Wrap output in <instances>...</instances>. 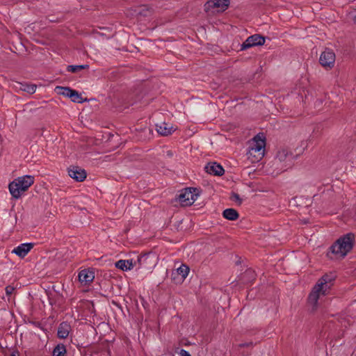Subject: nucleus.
I'll return each mask as SVG.
<instances>
[{
	"mask_svg": "<svg viewBox=\"0 0 356 356\" xmlns=\"http://www.w3.org/2000/svg\"><path fill=\"white\" fill-rule=\"evenodd\" d=\"M70 328V324L67 322H62L60 323L57 332L58 338L66 339L69 335Z\"/></svg>",
	"mask_w": 356,
	"mask_h": 356,
	"instance_id": "16",
	"label": "nucleus"
},
{
	"mask_svg": "<svg viewBox=\"0 0 356 356\" xmlns=\"http://www.w3.org/2000/svg\"><path fill=\"white\" fill-rule=\"evenodd\" d=\"M252 345V343L250 342V343H241L239 345L240 347H248V346H250Z\"/></svg>",
	"mask_w": 356,
	"mask_h": 356,
	"instance_id": "28",
	"label": "nucleus"
},
{
	"mask_svg": "<svg viewBox=\"0 0 356 356\" xmlns=\"http://www.w3.org/2000/svg\"><path fill=\"white\" fill-rule=\"evenodd\" d=\"M319 62L325 67H332L335 62L334 53L329 49L324 51L320 56Z\"/></svg>",
	"mask_w": 356,
	"mask_h": 356,
	"instance_id": "9",
	"label": "nucleus"
},
{
	"mask_svg": "<svg viewBox=\"0 0 356 356\" xmlns=\"http://www.w3.org/2000/svg\"><path fill=\"white\" fill-rule=\"evenodd\" d=\"M230 198L232 201L236 202L238 204H241L242 203L241 198L240 197L239 195L236 193H232Z\"/></svg>",
	"mask_w": 356,
	"mask_h": 356,
	"instance_id": "24",
	"label": "nucleus"
},
{
	"mask_svg": "<svg viewBox=\"0 0 356 356\" xmlns=\"http://www.w3.org/2000/svg\"><path fill=\"white\" fill-rule=\"evenodd\" d=\"M94 279L95 273L92 269H83L79 273V280L84 285L90 284Z\"/></svg>",
	"mask_w": 356,
	"mask_h": 356,
	"instance_id": "12",
	"label": "nucleus"
},
{
	"mask_svg": "<svg viewBox=\"0 0 356 356\" xmlns=\"http://www.w3.org/2000/svg\"><path fill=\"white\" fill-rule=\"evenodd\" d=\"M69 176L76 181H83L86 178V172L79 166H71L68 169Z\"/></svg>",
	"mask_w": 356,
	"mask_h": 356,
	"instance_id": "10",
	"label": "nucleus"
},
{
	"mask_svg": "<svg viewBox=\"0 0 356 356\" xmlns=\"http://www.w3.org/2000/svg\"><path fill=\"white\" fill-rule=\"evenodd\" d=\"M22 90L28 93L33 94L36 90V86L33 84H27L24 86Z\"/></svg>",
	"mask_w": 356,
	"mask_h": 356,
	"instance_id": "23",
	"label": "nucleus"
},
{
	"mask_svg": "<svg viewBox=\"0 0 356 356\" xmlns=\"http://www.w3.org/2000/svg\"><path fill=\"white\" fill-rule=\"evenodd\" d=\"M156 131L162 136H168L172 134L176 129L172 124L166 122H161L156 124Z\"/></svg>",
	"mask_w": 356,
	"mask_h": 356,
	"instance_id": "14",
	"label": "nucleus"
},
{
	"mask_svg": "<svg viewBox=\"0 0 356 356\" xmlns=\"http://www.w3.org/2000/svg\"><path fill=\"white\" fill-rule=\"evenodd\" d=\"M72 102L76 103H83L84 102V99L81 97L80 94L76 90H72V92L70 97Z\"/></svg>",
	"mask_w": 356,
	"mask_h": 356,
	"instance_id": "22",
	"label": "nucleus"
},
{
	"mask_svg": "<svg viewBox=\"0 0 356 356\" xmlns=\"http://www.w3.org/2000/svg\"><path fill=\"white\" fill-rule=\"evenodd\" d=\"M334 277L331 275H324L322 276L314 286L312 292L309 295L308 302L312 305V309L317 307L318 300L321 296H325L330 289L332 285V281Z\"/></svg>",
	"mask_w": 356,
	"mask_h": 356,
	"instance_id": "1",
	"label": "nucleus"
},
{
	"mask_svg": "<svg viewBox=\"0 0 356 356\" xmlns=\"http://www.w3.org/2000/svg\"><path fill=\"white\" fill-rule=\"evenodd\" d=\"M147 259V256H143V257H140L138 259V262H139L140 264H141L142 262L145 261Z\"/></svg>",
	"mask_w": 356,
	"mask_h": 356,
	"instance_id": "27",
	"label": "nucleus"
},
{
	"mask_svg": "<svg viewBox=\"0 0 356 356\" xmlns=\"http://www.w3.org/2000/svg\"><path fill=\"white\" fill-rule=\"evenodd\" d=\"M179 356H191V354L184 349H181L179 353Z\"/></svg>",
	"mask_w": 356,
	"mask_h": 356,
	"instance_id": "26",
	"label": "nucleus"
},
{
	"mask_svg": "<svg viewBox=\"0 0 356 356\" xmlns=\"http://www.w3.org/2000/svg\"><path fill=\"white\" fill-rule=\"evenodd\" d=\"M246 273L247 274H250V273H252V272L251 271H247Z\"/></svg>",
	"mask_w": 356,
	"mask_h": 356,
	"instance_id": "30",
	"label": "nucleus"
},
{
	"mask_svg": "<svg viewBox=\"0 0 356 356\" xmlns=\"http://www.w3.org/2000/svg\"><path fill=\"white\" fill-rule=\"evenodd\" d=\"M230 3V0H209L204 4L206 12L211 11V9L216 8L217 11H225L227 9Z\"/></svg>",
	"mask_w": 356,
	"mask_h": 356,
	"instance_id": "7",
	"label": "nucleus"
},
{
	"mask_svg": "<svg viewBox=\"0 0 356 356\" xmlns=\"http://www.w3.org/2000/svg\"><path fill=\"white\" fill-rule=\"evenodd\" d=\"M33 243H24L17 246L12 250V253L15 254L21 258H24L29 252L33 248Z\"/></svg>",
	"mask_w": 356,
	"mask_h": 356,
	"instance_id": "13",
	"label": "nucleus"
},
{
	"mask_svg": "<svg viewBox=\"0 0 356 356\" xmlns=\"http://www.w3.org/2000/svg\"><path fill=\"white\" fill-rule=\"evenodd\" d=\"M266 142L264 139L254 138V142L250 145L247 152L248 159L251 163L259 162L264 156Z\"/></svg>",
	"mask_w": 356,
	"mask_h": 356,
	"instance_id": "4",
	"label": "nucleus"
},
{
	"mask_svg": "<svg viewBox=\"0 0 356 356\" xmlns=\"http://www.w3.org/2000/svg\"><path fill=\"white\" fill-rule=\"evenodd\" d=\"M265 43V38L259 34L249 36L241 44V49L245 50L254 46L263 45Z\"/></svg>",
	"mask_w": 356,
	"mask_h": 356,
	"instance_id": "8",
	"label": "nucleus"
},
{
	"mask_svg": "<svg viewBox=\"0 0 356 356\" xmlns=\"http://www.w3.org/2000/svg\"><path fill=\"white\" fill-rule=\"evenodd\" d=\"M55 90L58 95H63L66 97H70L72 92V89L70 88L63 86H56Z\"/></svg>",
	"mask_w": 356,
	"mask_h": 356,
	"instance_id": "20",
	"label": "nucleus"
},
{
	"mask_svg": "<svg viewBox=\"0 0 356 356\" xmlns=\"http://www.w3.org/2000/svg\"><path fill=\"white\" fill-rule=\"evenodd\" d=\"M89 67L88 65H67V71L72 73H76L82 70Z\"/></svg>",
	"mask_w": 356,
	"mask_h": 356,
	"instance_id": "21",
	"label": "nucleus"
},
{
	"mask_svg": "<svg viewBox=\"0 0 356 356\" xmlns=\"http://www.w3.org/2000/svg\"><path fill=\"white\" fill-rule=\"evenodd\" d=\"M198 196L196 188H186L182 190L177 197L178 201L182 206H191L197 200Z\"/></svg>",
	"mask_w": 356,
	"mask_h": 356,
	"instance_id": "6",
	"label": "nucleus"
},
{
	"mask_svg": "<svg viewBox=\"0 0 356 356\" xmlns=\"http://www.w3.org/2000/svg\"><path fill=\"white\" fill-rule=\"evenodd\" d=\"M9 356H19V353L17 350L13 351Z\"/></svg>",
	"mask_w": 356,
	"mask_h": 356,
	"instance_id": "29",
	"label": "nucleus"
},
{
	"mask_svg": "<svg viewBox=\"0 0 356 356\" xmlns=\"http://www.w3.org/2000/svg\"><path fill=\"white\" fill-rule=\"evenodd\" d=\"M67 350L64 344L58 343L53 350L52 356H65Z\"/></svg>",
	"mask_w": 356,
	"mask_h": 356,
	"instance_id": "19",
	"label": "nucleus"
},
{
	"mask_svg": "<svg viewBox=\"0 0 356 356\" xmlns=\"http://www.w3.org/2000/svg\"><path fill=\"white\" fill-rule=\"evenodd\" d=\"M190 271L189 267L186 264H181L179 268H177L176 272L172 273V278L176 279L175 274L180 276L179 281L182 282L187 277Z\"/></svg>",
	"mask_w": 356,
	"mask_h": 356,
	"instance_id": "15",
	"label": "nucleus"
},
{
	"mask_svg": "<svg viewBox=\"0 0 356 356\" xmlns=\"http://www.w3.org/2000/svg\"><path fill=\"white\" fill-rule=\"evenodd\" d=\"M204 169L207 173L215 176H221L225 172L222 166L216 162L208 163Z\"/></svg>",
	"mask_w": 356,
	"mask_h": 356,
	"instance_id": "11",
	"label": "nucleus"
},
{
	"mask_svg": "<svg viewBox=\"0 0 356 356\" xmlns=\"http://www.w3.org/2000/svg\"><path fill=\"white\" fill-rule=\"evenodd\" d=\"M222 216L229 220H236L238 218L239 214L234 209H226L222 212Z\"/></svg>",
	"mask_w": 356,
	"mask_h": 356,
	"instance_id": "18",
	"label": "nucleus"
},
{
	"mask_svg": "<svg viewBox=\"0 0 356 356\" xmlns=\"http://www.w3.org/2000/svg\"><path fill=\"white\" fill-rule=\"evenodd\" d=\"M296 159V155H294L289 149L283 148L277 152L275 162L280 170L284 171L293 165Z\"/></svg>",
	"mask_w": 356,
	"mask_h": 356,
	"instance_id": "5",
	"label": "nucleus"
},
{
	"mask_svg": "<svg viewBox=\"0 0 356 356\" xmlns=\"http://www.w3.org/2000/svg\"><path fill=\"white\" fill-rule=\"evenodd\" d=\"M355 22L356 23V15H355Z\"/></svg>",
	"mask_w": 356,
	"mask_h": 356,
	"instance_id": "31",
	"label": "nucleus"
},
{
	"mask_svg": "<svg viewBox=\"0 0 356 356\" xmlns=\"http://www.w3.org/2000/svg\"><path fill=\"white\" fill-rule=\"evenodd\" d=\"M355 243V235L348 233L338 238L330 247L331 252L337 257L343 258L351 251Z\"/></svg>",
	"mask_w": 356,
	"mask_h": 356,
	"instance_id": "2",
	"label": "nucleus"
},
{
	"mask_svg": "<svg viewBox=\"0 0 356 356\" xmlns=\"http://www.w3.org/2000/svg\"><path fill=\"white\" fill-rule=\"evenodd\" d=\"M115 267L123 271H127L133 269L134 265L132 259H120L115 263Z\"/></svg>",
	"mask_w": 356,
	"mask_h": 356,
	"instance_id": "17",
	"label": "nucleus"
},
{
	"mask_svg": "<svg viewBox=\"0 0 356 356\" xmlns=\"http://www.w3.org/2000/svg\"><path fill=\"white\" fill-rule=\"evenodd\" d=\"M34 183V177L31 175H24L15 179L8 185L9 191L15 199H19L22 193Z\"/></svg>",
	"mask_w": 356,
	"mask_h": 356,
	"instance_id": "3",
	"label": "nucleus"
},
{
	"mask_svg": "<svg viewBox=\"0 0 356 356\" xmlns=\"http://www.w3.org/2000/svg\"><path fill=\"white\" fill-rule=\"evenodd\" d=\"M5 291L7 296H10L15 291V288L13 286L8 285L5 288Z\"/></svg>",
	"mask_w": 356,
	"mask_h": 356,
	"instance_id": "25",
	"label": "nucleus"
}]
</instances>
